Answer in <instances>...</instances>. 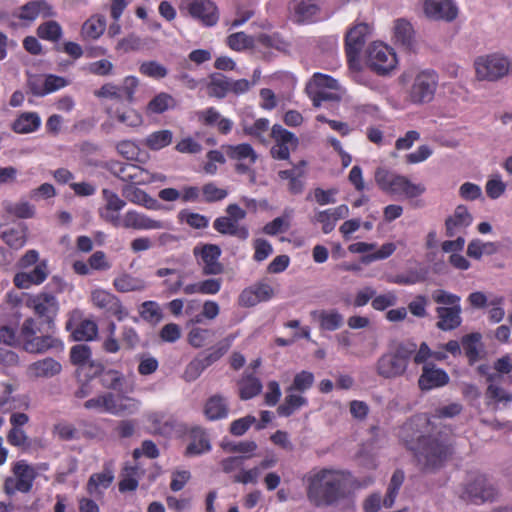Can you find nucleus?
I'll return each mask as SVG.
<instances>
[{"label":"nucleus","instance_id":"nucleus-1","mask_svg":"<svg viewBox=\"0 0 512 512\" xmlns=\"http://www.w3.org/2000/svg\"><path fill=\"white\" fill-rule=\"evenodd\" d=\"M399 437L413 452L417 465L424 472L439 470L454 452L450 438L437 431L430 420L422 415L407 420L400 427Z\"/></svg>","mask_w":512,"mask_h":512},{"label":"nucleus","instance_id":"nucleus-2","mask_svg":"<svg viewBox=\"0 0 512 512\" xmlns=\"http://www.w3.org/2000/svg\"><path fill=\"white\" fill-rule=\"evenodd\" d=\"M348 474L322 469L308 478L307 497L316 507L336 506L349 498Z\"/></svg>","mask_w":512,"mask_h":512},{"label":"nucleus","instance_id":"nucleus-3","mask_svg":"<svg viewBox=\"0 0 512 512\" xmlns=\"http://www.w3.org/2000/svg\"><path fill=\"white\" fill-rule=\"evenodd\" d=\"M414 352H416L415 342L402 341L390 344L389 350L382 354L375 364L377 375L384 379L403 376Z\"/></svg>","mask_w":512,"mask_h":512},{"label":"nucleus","instance_id":"nucleus-4","mask_svg":"<svg viewBox=\"0 0 512 512\" xmlns=\"http://www.w3.org/2000/svg\"><path fill=\"white\" fill-rule=\"evenodd\" d=\"M432 299L435 303L440 305L436 308V314L438 321L436 326L442 331H452L457 329L462 323L461 317V298L453 293H450L443 289L434 290L432 293Z\"/></svg>","mask_w":512,"mask_h":512},{"label":"nucleus","instance_id":"nucleus-5","mask_svg":"<svg viewBox=\"0 0 512 512\" xmlns=\"http://www.w3.org/2000/svg\"><path fill=\"white\" fill-rule=\"evenodd\" d=\"M375 181L383 192L391 195H404L407 198L418 197L426 190L424 185L414 184L406 176L384 168L376 170Z\"/></svg>","mask_w":512,"mask_h":512},{"label":"nucleus","instance_id":"nucleus-6","mask_svg":"<svg viewBox=\"0 0 512 512\" xmlns=\"http://www.w3.org/2000/svg\"><path fill=\"white\" fill-rule=\"evenodd\" d=\"M439 77L432 69L419 71L406 91V101L413 105H424L433 101Z\"/></svg>","mask_w":512,"mask_h":512},{"label":"nucleus","instance_id":"nucleus-7","mask_svg":"<svg viewBox=\"0 0 512 512\" xmlns=\"http://www.w3.org/2000/svg\"><path fill=\"white\" fill-rule=\"evenodd\" d=\"M394 50L383 42H373L366 50L365 64L377 75H388L397 66Z\"/></svg>","mask_w":512,"mask_h":512},{"label":"nucleus","instance_id":"nucleus-8","mask_svg":"<svg viewBox=\"0 0 512 512\" xmlns=\"http://www.w3.org/2000/svg\"><path fill=\"white\" fill-rule=\"evenodd\" d=\"M11 471L13 476L5 478L3 491L12 496L17 492L28 493L33 487L37 472L26 460H18L13 463Z\"/></svg>","mask_w":512,"mask_h":512},{"label":"nucleus","instance_id":"nucleus-9","mask_svg":"<svg viewBox=\"0 0 512 512\" xmlns=\"http://www.w3.org/2000/svg\"><path fill=\"white\" fill-rule=\"evenodd\" d=\"M476 75L480 80L495 81L512 70V62L501 54L478 57L475 60Z\"/></svg>","mask_w":512,"mask_h":512},{"label":"nucleus","instance_id":"nucleus-10","mask_svg":"<svg viewBox=\"0 0 512 512\" xmlns=\"http://www.w3.org/2000/svg\"><path fill=\"white\" fill-rule=\"evenodd\" d=\"M371 27L367 23H358L348 30L345 36V54L348 66L359 73L360 53L365 45Z\"/></svg>","mask_w":512,"mask_h":512},{"label":"nucleus","instance_id":"nucleus-11","mask_svg":"<svg viewBox=\"0 0 512 512\" xmlns=\"http://www.w3.org/2000/svg\"><path fill=\"white\" fill-rule=\"evenodd\" d=\"M179 9L206 27L215 26L220 17L218 7L212 0H181Z\"/></svg>","mask_w":512,"mask_h":512},{"label":"nucleus","instance_id":"nucleus-12","mask_svg":"<svg viewBox=\"0 0 512 512\" xmlns=\"http://www.w3.org/2000/svg\"><path fill=\"white\" fill-rule=\"evenodd\" d=\"M222 150L230 160L236 161L234 170L237 174L254 176L252 166L256 163L258 154L251 144L223 145Z\"/></svg>","mask_w":512,"mask_h":512},{"label":"nucleus","instance_id":"nucleus-13","mask_svg":"<svg viewBox=\"0 0 512 512\" xmlns=\"http://www.w3.org/2000/svg\"><path fill=\"white\" fill-rule=\"evenodd\" d=\"M91 302L94 307L102 310L107 317H115L118 321L125 320L129 315L120 298L107 290L100 288L93 290L91 292Z\"/></svg>","mask_w":512,"mask_h":512},{"label":"nucleus","instance_id":"nucleus-14","mask_svg":"<svg viewBox=\"0 0 512 512\" xmlns=\"http://www.w3.org/2000/svg\"><path fill=\"white\" fill-rule=\"evenodd\" d=\"M197 263L202 267V274L205 276L219 275L223 273L224 266L219 262L221 249L215 244H204L193 249Z\"/></svg>","mask_w":512,"mask_h":512},{"label":"nucleus","instance_id":"nucleus-15","mask_svg":"<svg viewBox=\"0 0 512 512\" xmlns=\"http://www.w3.org/2000/svg\"><path fill=\"white\" fill-rule=\"evenodd\" d=\"M271 138L275 143L270 149V155L275 160H289L290 150L296 149L299 143L294 133L279 124L272 126Z\"/></svg>","mask_w":512,"mask_h":512},{"label":"nucleus","instance_id":"nucleus-16","mask_svg":"<svg viewBox=\"0 0 512 512\" xmlns=\"http://www.w3.org/2000/svg\"><path fill=\"white\" fill-rule=\"evenodd\" d=\"M65 329L71 333L74 341H91L98 334L97 324L90 319H82L81 311L75 309L69 313Z\"/></svg>","mask_w":512,"mask_h":512},{"label":"nucleus","instance_id":"nucleus-17","mask_svg":"<svg viewBox=\"0 0 512 512\" xmlns=\"http://www.w3.org/2000/svg\"><path fill=\"white\" fill-rule=\"evenodd\" d=\"M496 494V489L488 482L487 478L478 474L466 485L461 498L465 501L480 504L485 501H492Z\"/></svg>","mask_w":512,"mask_h":512},{"label":"nucleus","instance_id":"nucleus-18","mask_svg":"<svg viewBox=\"0 0 512 512\" xmlns=\"http://www.w3.org/2000/svg\"><path fill=\"white\" fill-rule=\"evenodd\" d=\"M28 306L33 309L34 313L43 318L48 324L54 322L59 312V302L54 293L42 291L28 301Z\"/></svg>","mask_w":512,"mask_h":512},{"label":"nucleus","instance_id":"nucleus-19","mask_svg":"<svg viewBox=\"0 0 512 512\" xmlns=\"http://www.w3.org/2000/svg\"><path fill=\"white\" fill-rule=\"evenodd\" d=\"M91 348L85 344L75 345L70 350V360L78 367L79 373H85L88 378H94L103 370L100 362L91 360Z\"/></svg>","mask_w":512,"mask_h":512},{"label":"nucleus","instance_id":"nucleus-20","mask_svg":"<svg viewBox=\"0 0 512 512\" xmlns=\"http://www.w3.org/2000/svg\"><path fill=\"white\" fill-rule=\"evenodd\" d=\"M102 198L105 204L99 208V216L105 222L115 228L121 227L120 211L125 207L126 202L114 191L104 188Z\"/></svg>","mask_w":512,"mask_h":512},{"label":"nucleus","instance_id":"nucleus-21","mask_svg":"<svg viewBox=\"0 0 512 512\" xmlns=\"http://www.w3.org/2000/svg\"><path fill=\"white\" fill-rule=\"evenodd\" d=\"M114 174L122 181L136 185H145L157 180H162L161 176L152 174L142 167L132 163L118 164L115 167Z\"/></svg>","mask_w":512,"mask_h":512},{"label":"nucleus","instance_id":"nucleus-22","mask_svg":"<svg viewBox=\"0 0 512 512\" xmlns=\"http://www.w3.org/2000/svg\"><path fill=\"white\" fill-rule=\"evenodd\" d=\"M273 296L274 290L268 283L257 282L240 293L238 303L242 307L249 308L260 302L269 301Z\"/></svg>","mask_w":512,"mask_h":512},{"label":"nucleus","instance_id":"nucleus-23","mask_svg":"<svg viewBox=\"0 0 512 512\" xmlns=\"http://www.w3.org/2000/svg\"><path fill=\"white\" fill-rule=\"evenodd\" d=\"M49 269L46 260H42L29 272H18L14 275L13 283L19 289H29L40 285L48 278Z\"/></svg>","mask_w":512,"mask_h":512},{"label":"nucleus","instance_id":"nucleus-24","mask_svg":"<svg viewBox=\"0 0 512 512\" xmlns=\"http://www.w3.org/2000/svg\"><path fill=\"white\" fill-rule=\"evenodd\" d=\"M104 413L121 415L127 411L132 412L138 408L139 402L130 397L115 395L111 392L102 394Z\"/></svg>","mask_w":512,"mask_h":512},{"label":"nucleus","instance_id":"nucleus-25","mask_svg":"<svg viewBox=\"0 0 512 512\" xmlns=\"http://www.w3.org/2000/svg\"><path fill=\"white\" fill-rule=\"evenodd\" d=\"M449 382V375L441 368H436L434 364L423 366L422 374L419 377L418 385L422 391H428L434 388L443 387Z\"/></svg>","mask_w":512,"mask_h":512},{"label":"nucleus","instance_id":"nucleus-26","mask_svg":"<svg viewBox=\"0 0 512 512\" xmlns=\"http://www.w3.org/2000/svg\"><path fill=\"white\" fill-rule=\"evenodd\" d=\"M425 14L435 20L452 21L457 17V7L451 0H425Z\"/></svg>","mask_w":512,"mask_h":512},{"label":"nucleus","instance_id":"nucleus-27","mask_svg":"<svg viewBox=\"0 0 512 512\" xmlns=\"http://www.w3.org/2000/svg\"><path fill=\"white\" fill-rule=\"evenodd\" d=\"M198 121L207 127L216 126L219 133L227 135L232 131V120L222 117L219 111L214 107H208L196 112Z\"/></svg>","mask_w":512,"mask_h":512},{"label":"nucleus","instance_id":"nucleus-28","mask_svg":"<svg viewBox=\"0 0 512 512\" xmlns=\"http://www.w3.org/2000/svg\"><path fill=\"white\" fill-rule=\"evenodd\" d=\"M54 15L53 7L47 1L33 0L21 6L18 17L21 20L31 23L38 17L50 18Z\"/></svg>","mask_w":512,"mask_h":512},{"label":"nucleus","instance_id":"nucleus-29","mask_svg":"<svg viewBox=\"0 0 512 512\" xmlns=\"http://www.w3.org/2000/svg\"><path fill=\"white\" fill-rule=\"evenodd\" d=\"M121 227L136 230H151L163 228V223L160 220H154L144 214L130 210L121 218Z\"/></svg>","mask_w":512,"mask_h":512},{"label":"nucleus","instance_id":"nucleus-30","mask_svg":"<svg viewBox=\"0 0 512 512\" xmlns=\"http://www.w3.org/2000/svg\"><path fill=\"white\" fill-rule=\"evenodd\" d=\"M203 413L209 421H217L227 418L229 415V404L227 399L220 394L210 396L204 404Z\"/></svg>","mask_w":512,"mask_h":512},{"label":"nucleus","instance_id":"nucleus-31","mask_svg":"<svg viewBox=\"0 0 512 512\" xmlns=\"http://www.w3.org/2000/svg\"><path fill=\"white\" fill-rule=\"evenodd\" d=\"M213 228L222 235L234 236L240 240H246L249 237V230L245 225H239L227 216L216 218L213 222Z\"/></svg>","mask_w":512,"mask_h":512},{"label":"nucleus","instance_id":"nucleus-32","mask_svg":"<svg viewBox=\"0 0 512 512\" xmlns=\"http://www.w3.org/2000/svg\"><path fill=\"white\" fill-rule=\"evenodd\" d=\"M472 223V216L468 209L459 205L454 214L448 217L445 221L446 236L453 237L460 230L468 227Z\"/></svg>","mask_w":512,"mask_h":512},{"label":"nucleus","instance_id":"nucleus-33","mask_svg":"<svg viewBox=\"0 0 512 512\" xmlns=\"http://www.w3.org/2000/svg\"><path fill=\"white\" fill-rule=\"evenodd\" d=\"M235 336L229 335L216 345L198 354L206 369L218 362L231 348Z\"/></svg>","mask_w":512,"mask_h":512},{"label":"nucleus","instance_id":"nucleus-34","mask_svg":"<svg viewBox=\"0 0 512 512\" xmlns=\"http://www.w3.org/2000/svg\"><path fill=\"white\" fill-rule=\"evenodd\" d=\"M311 317L317 320L320 329L324 331H335L343 325V316L337 310H314Z\"/></svg>","mask_w":512,"mask_h":512},{"label":"nucleus","instance_id":"nucleus-35","mask_svg":"<svg viewBox=\"0 0 512 512\" xmlns=\"http://www.w3.org/2000/svg\"><path fill=\"white\" fill-rule=\"evenodd\" d=\"M191 441L186 448V455H200L211 449L210 441L205 429L193 427L190 430Z\"/></svg>","mask_w":512,"mask_h":512},{"label":"nucleus","instance_id":"nucleus-36","mask_svg":"<svg viewBox=\"0 0 512 512\" xmlns=\"http://www.w3.org/2000/svg\"><path fill=\"white\" fill-rule=\"evenodd\" d=\"M114 480V474L110 469L92 474L87 482L86 491L90 496H100L102 491L109 488Z\"/></svg>","mask_w":512,"mask_h":512},{"label":"nucleus","instance_id":"nucleus-37","mask_svg":"<svg viewBox=\"0 0 512 512\" xmlns=\"http://www.w3.org/2000/svg\"><path fill=\"white\" fill-rule=\"evenodd\" d=\"M0 238L12 249H20L27 242V227L25 225H18L3 229L0 226Z\"/></svg>","mask_w":512,"mask_h":512},{"label":"nucleus","instance_id":"nucleus-38","mask_svg":"<svg viewBox=\"0 0 512 512\" xmlns=\"http://www.w3.org/2000/svg\"><path fill=\"white\" fill-rule=\"evenodd\" d=\"M113 287L120 293L140 292L146 288V282L129 273H121L113 280Z\"/></svg>","mask_w":512,"mask_h":512},{"label":"nucleus","instance_id":"nucleus-39","mask_svg":"<svg viewBox=\"0 0 512 512\" xmlns=\"http://www.w3.org/2000/svg\"><path fill=\"white\" fill-rule=\"evenodd\" d=\"M41 125V119L36 112L21 113L12 123V130L18 134L35 132Z\"/></svg>","mask_w":512,"mask_h":512},{"label":"nucleus","instance_id":"nucleus-40","mask_svg":"<svg viewBox=\"0 0 512 512\" xmlns=\"http://www.w3.org/2000/svg\"><path fill=\"white\" fill-rule=\"evenodd\" d=\"M238 388L240 399L249 400L259 395L263 386L260 379L255 375L252 373H245L238 381Z\"/></svg>","mask_w":512,"mask_h":512},{"label":"nucleus","instance_id":"nucleus-41","mask_svg":"<svg viewBox=\"0 0 512 512\" xmlns=\"http://www.w3.org/2000/svg\"><path fill=\"white\" fill-rule=\"evenodd\" d=\"M287 395L282 404L277 407V414L281 417H290L301 407L308 405V399L296 392H286Z\"/></svg>","mask_w":512,"mask_h":512},{"label":"nucleus","instance_id":"nucleus-42","mask_svg":"<svg viewBox=\"0 0 512 512\" xmlns=\"http://www.w3.org/2000/svg\"><path fill=\"white\" fill-rule=\"evenodd\" d=\"M293 9L299 23L314 21L319 12V7L313 0H296Z\"/></svg>","mask_w":512,"mask_h":512},{"label":"nucleus","instance_id":"nucleus-43","mask_svg":"<svg viewBox=\"0 0 512 512\" xmlns=\"http://www.w3.org/2000/svg\"><path fill=\"white\" fill-rule=\"evenodd\" d=\"M97 376H100L101 385L108 390L123 392L125 385V376L122 372L114 369L102 370Z\"/></svg>","mask_w":512,"mask_h":512},{"label":"nucleus","instance_id":"nucleus-44","mask_svg":"<svg viewBox=\"0 0 512 512\" xmlns=\"http://www.w3.org/2000/svg\"><path fill=\"white\" fill-rule=\"evenodd\" d=\"M60 344L61 342L51 335L35 336L24 343V349L30 353H43L51 348H57Z\"/></svg>","mask_w":512,"mask_h":512},{"label":"nucleus","instance_id":"nucleus-45","mask_svg":"<svg viewBox=\"0 0 512 512\" xmlns=\"http://www.w3.org/2000/svg\"><path fill=\"white\" fill-rule=\"evenodd\" d=\"M278 177L281 180H288V191L292 195H299L304 191V181L302 180L303 173L296 168L280 170Z\"/></svg>","mask_w":512,"mask_h":512},{"label":"nucleus","instance_id":"nucleus-46","mask_svg":"<svg viewBox=\"0 0 512 512\" xmlns=\"http://www.w3.org/2000/svg\"><path fill=\"white\" fill-rule=\"evenodd\" d=\"M30 369L36 377L48 378L60 373L61 364L52 358H45L34 362Z\"/></svg>","mask_w":512,"mask_h":512},{"label":"nucleus","instance_id":"nucleus-47","mask_svg":"<svg viewBox=\"0 0 512 512\" xmlns=\"http://www.w3.org/2000/svg\"><path fill=\"white\" fill-rule=\"evenodd\" d=\"M107 112L111 118L116 119L118 122L128 127H138L143 122L141 114L132 108L117 109L115 111L108 109Z\"/></svg>","mask_w":512,"mask_h":512},{"label":"nucleus","instance_id":"nucleus-48","mask_svg":"<svg viewBox=\"0 0 512 512\" xmlns=\"http://www.w3.org/2000/svg\"><path fill=\"white\" fill-rule=\"evenodd\" d=\"M413 33V27L408 21L404 19L396 20L394 25V39L396 43L405 48H410L413 43Z\"/></svg>","mask_w":512,"mask_h":512},{"label":"nucleus","instance_id":"nucleus-49","mask_svg":"<svg viewBox=\"0 0 512 512\" xmlns=\"http://www.w3.org/2000/svg\"><path fill=\"white\" fill-rule=\"evenodd\" d=\"M36 32L40 39L54 43L58 42L63 35L61 25L55 20H49L40 24Z\"/></svg>","mask_w":512,"mask_h":512},{"label":"nucleus","instance_id":"nucleus-50","mask_svg":"<svg viewBox=\"0 0 512 512\" xmlns=\"http://www.w3.org/2000/svg\"><path fill=\"white\" fill-rule=\"evenodd\" d=\"M172 138L173 134L170 130H159L149 134L144 140V145L150 150L157 151L170 145Z\"/></svg>","mask_w":512,"mask_h":512},{"label":"nucleus","instance_id":"nucleus-51","mask_svg":"<svg viewBox=\"0 0 512 512\" xmlns=\"http://www.w3.org/2000/svg\"><path fill=\"white\" fill-rule=\"evenodd\" d=\"M175 106V99L166 92L155 95L147 104V111L152 114H162Z\"/></svg>","mask_w":512,"mask_h":512},{"label":"nucleus","instance_id":"nucleus-52","mask_svg":"<svg viewBox=\"0 0 512 512\" xmlns=\"http://www.w3.org/2000/svg\"><path fill=\"white\" fill-rule=\"evenodd\" d=\"M226 44L231 50L241 52L255 47V37L244 32H236L227 37Z\"/></svg>","mask_w":512,"mask_h":512},{"label":"nucleus","instance_id":"nucleus-53","mask_svg":"<svg viewBox=\"0 0 512 512\" xmlns=\"http://www.w3.org/2000/svg\"><path fill=\"white\" fill-rule=\"evenodd\" d=\"M405 475L404 472L400 469L394 471L390 483L388 485L387 493L385 498L383 499V506L386 508H390L398 495V492L404 482Z\"/></svg>","mask_w":512,"mask_h":512},{"label":"nucleus","instance_id":"nucleus-54","mask_svg":"<svg viewBox=\"0 0 512 512\" xmlns=\"http://www.w3.org/2000/svg\"><path fill=\"white\" fill-rule=\"evenodd\" d=\"M314 381L315 378L312 372L302 370L294 376L291 385L286 388V392L302 394L313 386Z\"/></svg>","mask_w":512,"mask_h":512},{"label":"nucleus","instance_id":"nucleus-55","mask_svg":"<svg viewBox=\"0 0 512 512\" xmlns=\"http://www.w3.org/2000/svg\"><path fill=\"white\" fill-rule=\"evenodd\" d=\"M270 122L267 118H259L254 123L243 125V132L245 135L257 139L260 143L265 144V134L268 132Z\"/></svg>","mask_w":512,"mask_h":512},{"label":"nucleus","instance_id":"nucleus-56","mask_svg":"<svg viewBox=\"0 0 512 512\" xmlns=\"http://www.w3.org/2000/svg\"><path fill=\"white\" fill-rule=\"evenodd\" d=\"M140 317L150 323L157 324L163 318V313L160 305L156 301H145L139 308Z\"/></svg>","mask_w":512,"mask_h":512},{"label":"nucleus","instance_id":"nucleus-57","mask_svg":"<svg viewBox=\"0 0 512 512\" xmlns=\"http://www.w3.org/2000/svg\"><path fill=\"white\" fill-rule=\"evenodd\" d=\"M229 78L223 74H215L208 84V93L212 97L224 98L230 93Z\"/></svg>","mask_w":512,"mask_h":512},{"label":"nucleus","instance_id":"nucleus-58","mask_svg":"<svg viewBox=\"0 0 512 512\" xmlns=\"http://www.w3.org/2000/svg\"><path fill=\"white\" fill-rule=\"evenodd\" d=\"M106 29V21L103 17H91L84 22L82 34L85 38L98 39Z\"/></svg>","mask_w":512,"mask_h":512},{"label":"nucleus","instance_id":"nucleus-59","mask_svg":"<svg viewBox=\"0 0 512 512\" xmlns=\"http://www.w3.org/2000/svg\"><path fill=\"white\" fill-rule=\"evenodd\" d=\"M82 70L91 75L108 77L114 74V64L108 59H100L87 63Z\"/></svg>","mask_w":512,"mask_h":512},{"label":"nucleus","instance_id":"nucleus-60","mask_svg":"<svg viewBox=\"0 0 512 512\" xmlns=\"http://www.w3.org/2000/svg\"><path fill=\"white\" fill-rule=\"evenodd\" d=\"M5 211L19 219H30L35 216V206L28 201H19L17 203H8Z\"/></svg>","mask_w":512,"mask_h":512},{"label":"nucleus","instance_id":"nucleus-61","mask_svg":"<svg viewBox=\"0 0 512 512\" xmlns=\"http://www.w3.org/2000/svg\"><path fill=\"white\" fill-rule=\"evenodd\" d=\"M481 340L480 333H470L462 338V345L464 348V352L466 357L468 358L470 364L475 363L479 358V351L477 348L478 343Z\"/></svg>","mask_w":512,"mask_h":512},{"label":"nucleus","instance_id":"nucleus-62","mask_svg":"<svg viewBox=\"0 0 512 512\" xmlns=\"http://www.w3.org/2000/svg\"><path fill=\"white\" fill-rule=\"evenodd\" d=\"M139 72L149 78L163 79L167 76V68L157 61H144L139 66Z\"/></svg>","mask_w":512,"mask_h":512},{"label":"nucleus","instance_id":"nucleus-63","mask_svg":"<svg viewBox=\"0 0 512 512\" xmlns=\"http://www.w3.org/2000/svg\"><path fill=\"white\" fill-rule=\"evenodd\" d=\"M147 422L154 433L163 434L167 428H172V422L164 412H151L147 415Z\"/></svg>","mask_w":512,"mask_h":512},{"label":"nucleus","instance_id":"nucleus-64","mask_svg":"<svg viewBox=\"0 0 512 512\" xmlns=\"http://www.w3.org/2000/svg\"><path fill=\"white\" fill-rule=\"evenodd\" d=\"M201 192L203 196L202 200L206 203L221 201L228 195V191L226 189L217 187L214 182L204 184Z\"/></svg>","mask_w":512,"mask_h":512}]
</instances>
